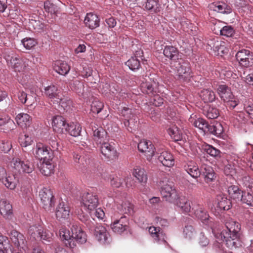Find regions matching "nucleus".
Listing matches in <instances>:
<instances>
[{
	"label": "nucleus",
	"instance_id": "23",
	"mask_svg": "<svg viewBox=\"0 0 253 253\" xmlns=\"http://www.w3.org/2000/svg\"><path fill=\"white\" fill-rule=\"evenodd\" d=\"M157 155L159 161L163 166L170 167L174 165V158L170 152L164 150L160 153H157Z\"/></svg>",
	"mask_w": 253,
	"mask_h": 253
},
{
	"label": "nucleus",
	"instance_id": "41",
	"mask_svg": "<svg viewBox=\"0 0 253 253\" xmlns=\"http://www.w3.org/2000/svg\"><path fill=\"white\" fill-rule=\"evenodd\" d=\"M177 205V206L183 211L185 212H188L191 210V205L190 201L188 200L185 198L178 197L176 200V202L173 203Z\"/></svg>",
	"mask_w": 253,
	"mask_h": 253
},
{
	"label": "nucleus",
	"instance_id": "17",
	"mask_svg": "<svg viewBox=\"0 0 253 253\" xmlns=\"http://www.w3.org/2000/svg\"><path fill=\"white\" fill-rule=\"evenodd\" d=\"M100 144L101 152L106 159L113 160L117 157V151L112 145L106 141Z\"/></svg>",
	"mask_w": 253,
	"mask_h": 253
},
{
	"label": "nucleus",
	"instance_id": "30",
	"mask_svg": "<svg viewBox=\"0 0 253 253\" xmlns=\"http://www.w3.org/2000/svg\"><path fill=\"white\" fill-rule=\"evenodd\" d=\"M59 234L61 239L65 240V244L67 247L73 248L76 246V242L74 241V239H72V234H70L68 230L62 229Z\"/></svg>",
	"mask_w": 253,
	"mask_h": 253
},
{
	"label": "nucleus",
	"instance_id": "51",
	"mask_svg": "<svg viewBox=\"0 0 253 253\" xmlns=\"http://www.w3.org/2000/svg\"><path fill=\"white\" fill-rule=\"evenodd\" d=\"M44 8L45 10L51 14H57L58 11V7L49 0H46L44 3Z\"/></svg>",
	"mask_w": 253,
	"mask_h": 253
},
{
	"label": "nucleus",
	"instance_id": "56",
	"mask_svg": "<svg viewBox=\"0 0 253 253\" xmlns=\"http://www.w3.org/2000/svg\"><path fill=\"white\" fill-rule=\"evenodd\" d=\"M219 33L222 36L231 37L234 34L235 31L231 26H225L219 30Z\"/></svg>",
	"mask_w": 253,
	"mask_h": 253
},
{
	"label": "nucleus",
	"instance_id": "25",
	"mask_svg": "<svg viewBox=\"0 0 253 253\" xmlns=\"http://www.w3.org/2000/svg\"><path fill=\"white\" fill-rule=\"evenodd\" d=\"M84 22L86 27L94 29L99 26L100 19L96 14L88 13L86 14Z\"/></svg>",
	"mask_w": 253,
	"mask_h": 253
},
{
	"label": "nucleus",
	"instance_id": "57",
	"mask_svg": "<svg viewBox=\"0 0 253 253\" xmlns=\"http://www.w3.org/2000/svg\"><path fill=\"white\" fill-rule=\"evenodd\" d=\"M92 217L93 220H94L95 217L99 219H103L105 216V213L103 210L101 208H95L91 212H88Z\"/></svg>",
	"mask_w": 253,
	"mask_h": 253
},
{
	"label": "nucleus",
	"instance_id": "40",
	"mask_svg": "<svg viewBox=\"0 0 253 253\" xmlns=\"http://www.w3.org/2000/svg\"><path fill=\"white\" fill-rule=\"evenodd\" d=\"M82 127L78 123L67 124L65 132H68L71 136L77 137L80 135Z\"/></svg>",
	"mask_w": 253,
	"mask_h": 253
},
{
	"label": "nucleus",
	"instance_id": "62",
	"mask_svg": "<svg viewBox=\"0 0 253 253\" xmlns=\"http://www.w3.org/2000/svg\"><path fill=\"white\" fill-rule=\"evenodd\" d=\"M121 115L125 118V121L129 119L130 118L134 117V115L132 114V110L127 107H124L121 111Z\"/></svg>",
	"mask_w": 253,
	"mask_h": 253
},
{
	"label": "nucleus",
	"instance_id": "34",
	"mask_svg": "<svg viewBox=\"0 0 253 253\" xmlns=\"http://www.w3.org/2000/svg\"><path fill=\"white\" fill-rule=\"evenodd\" d=\"M53 68L55 71L58 74L61 75H65L69 73L70 66L67 63L59 60L54 63Z\"/></svg>",
	"mask_w": 253,
	"mask_h": 253
},
{
	"label": "nucleus",
	"instance_id": "52",
	"mask_svg": "<svg viewBox=\"0 0 253 253\" xmlns=\"http://www.w3.org/2000/svg\"><path fill=\"white\" fill-rule=\"evenodd\" d=\"M204 150L211 156L214 158L220 157V152L219 150L216 149L210 145H206L204 147Z\"/></svg>",
	"mask_w": 253,
	"mask_h": 253
},
{
	"label": "nucleus",
	"instance_id": "50",
	"mask_svg": "<svg viewBox=\"0 0 253 253\" xmlns=\"http://www.w3.org/2000/svg\"><path fill=\"white\" fill-rule=\"evenodd\" d=\"M60 99H57L55 101L57 104H59L61 107H62L64 110L68 111L70 108V105L71 104V101L70 99L65 96L62 94V97H61Z\"/></svg>",
	"mask_w": 253,
	"mask_h": 253
},
{
	"label": "nucleus",
	"instance_id": "16",
	"mask_svg": "<svg viewBox=\"0 0 253 253\" xmlns=\"http://www.w3.org/2000/svg\"><path fill=\"white\" fill-rule=\"evenodd\" d=\"M44 95L54 101L57 99H61L62 92L60 88H58L54 85H50L44 88Z\"/></svg>",
	"mask_w": 253,
	"mask_h": 253
},
{
	"label": "nucleus",
	"instance_id": "13",
	"mask_svg": "<svg viewBox=\"0 0 253 253\" xmlns=\"http://www.w3.org/2000/svg\"><path fill=\"white\" fill-rule=\"evenodd\" d=\"M138 149L145 155L148 160H150L154 155V147L151 141L142 140L138 144Z\"/></svg>",
	"mask_w": 253,
	"mask_h": 253
},
{
	"label": "nucleus",
	"instance_id": "18",
	"mask_svg": "<svg viewBox=\"0 0 253 253\" xmlns=\"http://www.w3.org/2000/svg\"><path fill=\"white\" fill-rule=\"evenodd\" d=\"M70 208L64 202L60 203L56 210V218L61 221L67 220L70 215Z\"/></svg>",
	"mask_w": 253,
	"mask_h": 253
},
{
	"label": "nucleus",
	"instance_id": "9",
	"mask_svg": "<svg viewBox=\"0 0 253 253\" xmlns=\"http://www.w3.org/2000/svg\"><path fill=\"white\" fill-rule=\"evenodd\" d=\"M236 57L240 65L243 67L247 68L253 65V53L249 50L239 51L236 53Z\"/></svg>",
	"mask_w": 253,
	"mask_h": 253
},
{
	"label": "nucleus",
	"instance_id": "8",
	"mask_svg": "<svg viewBox=\"0 0 253 253\" xmlns=\"http://www.w3.org/2000/svg\"><path fill=\"white\" fill-rule=\"evenodd\" d=\"M33 153L35 156L41 161L52 160L54 154L50 148L42 143H38L33 149Z\"/></svg>",
	"mask_w": 253,
	"mask_h": 253
},
{
	"label": "nucleus",
	"instance_id": "54",
	"mask_svg": "<svg viewBox=\"0 0 253 253\" xmlns=\"http://www.w3.org/2000/svg\"><path fill=\"white\" fill-rule=\"evenodd\" d=\"M19 143L22 147H26L28 146L31 145L33 142L32 137L28 134H22L19 137Z\"/></svg>",
	"mask_w": 253,
	"mask_h": 253
},
{
	"label": "nucleus",
	"instance_id": "12",
	"mask_svg": "<svg viewBox=\"0 0 253 253\" xmlns=\"http://www.w3.org/2000/svg\"><path fill=\"white\" fill-rule=\"evenodd\" d=\"M194 214L196 217L204 224L211 227L213 226V223L210 218L209 214L202 206L198 205L194 208Z\"/></svg>",
	"mask_w": 253,
	"mask_h": 253
},
{
	"label": "nucleus",
	"instance_id": "55",
	"mask_svg": "<svg viewBox=\"0 0 253 253\" xmlns=\"http://www.w3.org/2000/svg\"><path fill=\"white\" fill-rule=\"evenodd\" d=\"M196 232L191 225L185 226L183 230V235L186 238L191 239L195 237Z\"/></svg>",
	"mask_w": 253,
	"mask_h": 253
},
{
	"label": "nucleus",
	"instance_id": "48",
	"mask_svg": "<svg viewBox=\"0 0 253 253\" xmlns=\"http://www.w3.org/2000/svg\"><path fill=\"white\" fill-rule=\"evenodd\" d=\"M137 117L134 116V117L130 118L126 121H124V125L128 131L132 132L136 129L137 126Z\"/></svg>",
	"mask_w": 253,
	"mask_h": 253
},
{
	"label": "nucleus",
	"instance_id": "61",
	"mask_svg": "<svg viewBox=\"0 0 253 253\" xmlns=\"http://www.w3.org/2000/svg\"><path fill=\"white\" fill-rule=\"evenodd\" d=\"M158 0H147L145 7L148 10L156 11L158 8Z\"/></svg>",
	"mask_w": 253,
	"mask_h": 253
},
{
	"label": "nucleus",
	"instance_id": "43",
	"mask_svg": "<svg viewBox=\"0 0 253 253\" xmlns=\"http://www.w3.org/2000/svg\"><path fill=\"white\" fill-rule=\"evenodd\" d=\"M204 114L210 119H214L218 117L219 113L217 108L211 106L204 107Z\"/></svg>",
	"mask_w": 253,
	"mask_h": 253
},
{
	"label": "nucleus",
	"instance_id": "42",
	"mask_svg": "<svg viewBox=\"0 0 253 253\" xmlns=\"http://www.w3.org/2000/svg\"><path fill=\"white\" fill-rule=\"evenodd\" d=\"M201 98L205 102H212L215 99V94L214 92L209 89H204L201 90L200 93Z\"/></svg>",
	"mask_w": 253,
	"mask_h": 253
},
{
	"label": "nucleus",
	"instance_id": "27",
	"mask_svg": "<svg viewBox=\"0 0 253 253\" xmlns=\"http://www.w3.org/2000/svg\"><path fill=\"white\" fill-rule=\"evenodd\" d=\"M0 213L5 218L9 217L12 213L11 205L4 198L0 199Z\"/></svg>",
	"mask_w": 253,
	"mask_h": 253
},
{
	"label": "nucleus",
	"instance_id": "10",
	"mask_svg": "<svg viewBox=\"0 0 253 253\" xmlns=\"http://www.w3.org/2000/svg\"><path fill=\"white\" fill-rule=\"evenodd\" d=\"M176 75L181 80H186L189 78L191 75V71L188 62L182 61L175 65Z\"/></svg>",
	"mask_w": 253,
	"mask_h": 253
},
{
	"label": "nucleus",
	"instance_id": "31",
	"mask_svg": "<svg viewBox=\"0 0 253 253\" xmlns=\"http://www.w3.org/2000/svg\"><path fill=\"white\" fill-rule=\"evenodd\" d=\"M0 126H3L1 129L6 132L13 129L15 124L8 116H0Z\"/></svg>",
	"mask_w": 253,
	"mask_h": 253
},
{
	"label": "nucleus",
	"instance_id": "26",
	"mask_svg": "<svg viewBox=\"0 0 253 253\" xmlns=\"http://www.w3.org/2000/svg\"><path fill=\"white\" fill-rule=\"evenodd\" d=\"M149 232L153 238L155 242L160 244L166 243L165 235L159 228L154 226L150 227Z\"/></svg>",
	"mask_w": 253,
	"mask_h": 253
},
{
	"label": "nucleus",
	"instance_id": "49",
	"mask_svg": "<svg viewBox=\"0 0 253 253\" xmlns=\"http://www.w3.org/2000/svg\"><path fill=\"white\" fill-rule=\"evenodd\" d=\"M240 201L249 206L253 207V193H242Z\"/></svg>",
	"mask_w": 253,
	"mask_h": 253
},
{
	"label": "nucleus",
	"instance_id": "7",
	"mask_svg": "<svg viewBox=\"0 0 253 253\" xmlns=\"http://www.w3.org/2000/svg\"><path fill=\"white\" fill-rule=\"evenodd\" d=\"M98 205L97 196L91 193H86L82 196L81 206L88 212L95 210Z\"/></svg>",
	"mask_w": 253,
	"mask_h": 253
},
{
	"label": "nucleus",
	"instance_id": "63",
	"mask_svg": "<svg viewBox=\"0 0 253 253\" xmlns=\"http://www.w3.org/2000/svg\"><path fill=\"white\" fill-rule=\"evenodd\" d=\"M52 234L49 231L43 229V233L40 234L39 239L42 240L43 241L50 242L51 240Z\"/></svg>",
	"mask_w": 253,
	"mask_h": 253
},
{
	"label": "nucleus",
	"instance_id": "20",
	"mask_svg": "<svg viewBox=\"0 0 253 253\" xmlns=\"http://www.w3.org/2000/svg\"><path fill=\"white\" fill-rule=\"evenodd\" d=\"M132 179L130 177L122 178L118 176H113L111 178V185L116 188L120 187L129 188L132 186Z\"/></svg>",
	"mask_w": 253,
	"mask_h": 253
},
{
	"label": "nucleus",
	"instance_id": "21",
	"mask_svg": "<svg viewBox=\"0 0 253 253\" xmlns=\"http://www.w3.org/2000/svg\"><path fill=\"white\" fill-rule=\"evenodd\" d=\"M5 59L8 64L14 68L15 71L20 72L25 67L23 61L16 55H7Z\"/></svg>",
	"mask_w": 253,
	"mask_h": 253
},
{
	"label": "nucleus",
	"instance_id": "24",
	"mask_svg": "<svg viewBox=\"0 0 253 253\" xmlns=\"http://www.w3.org/2000/svg\"><path fill=\"white\" fill-rule=\"evenodd\" d=\"M67 125L65 119L62 116H56L52 119L53 130L57 133H65Z\"/></svg>",
	"mask_w": 253,
	"mask_h": 253
},
{
	"label": "nucleus",
	"instance_id": "6",
	"mask_svg": "<svg viewBox=\"0 0 253 253\" xmlns=\"http://www.w3.org/2000/svg\"><path fill=\"white\" fill-rule=\"evenodd\" d=\"M217 93L224 102L232 109L238 104V99L233 94L230 87L225 84H220L217 88Z\"/></svg>",
	"mask_w": 253,
	"mask_h": 253
},
{
	"label": "nucleus",
	"instance_id": "53",
	"mask_svg": "<svg viewBox=\"0 0 253 253\" xmlns=\"http://www.w3.org/2000/svg\"><path fill=\"white\" fill-rule=\"evenodd\" d=\"M126 65L131 70L138 69L140 66V61L136 57H132L126 62Z\"/></svg>",
	"mask_w": 253,
	"mask_h": 253
},
{
	"label": "nucleus",
	"instance_id": "45",
	"mask_svg": "<svg viewBox=\"0 0 253 253\" xmlns=\"http://www.w3.org/2000/svg\"><path fill=\"white\" fill-rule=\"evenodd\" d=\"M228 192L231 198L236 201H239L240 200L242 193H243L239 188L237 186L231 185L228 188Z\"/></svg>",
	"mask_w": 253,
	"mask_h": 253
},
{
	"label": "nucleus",
	"instance_id": "5",
	"mask_svg": "<svg viewBox=\"0 0 253 253\" xmlns=\"http://www.w3.org/2000/svg\"><path fill=\"white\" fill-rule=\"evenodd\" d=\"M159 186L161 188L163 197L166 201L171 203L176 202L178 196L172 182L169 181L167 178H164L160 180Z\"/></svg>",
	"mask_w": 253,
	"mask_h": 253
},
{
	"label": "nucleus",
	"instance_id": "37",
	"mask_svg": "<svg viewBox=\"0 0 253 253\" xmlns=\"http://www.w3.org/2000/svg\"><path fill=\"white\" fill-rule=\"evenodd\" d=\"M17 124L22 127H26L31 123V118L29 115L26 113H20L15 118Z\"/></svg>",
	"mask_w": 253,
	"mask_h": 253
},
{
	"label": "nucleus",
	"instance_id": "35",
	"mask_svg": "<svg viewBox=\"0 0 253 253\" xmlns=\"http://www.w3.org/2000/svg\"><path fill=\"white\" fill-rule=\"evenodd\" d=\"M164 55L170 60L178 58L179 52L175 47L172 45L165 46L163 50Z\"/></svg>",
	"mask_w": 253,
	"mask_h": 253
},
{
	"label": "nucleus",
	"instance_id": "19",
	"mask_svg": "<svg viewBox=\"0 0 253 253\" xmlns=\"http://www.w3.org/2000/svg\"><path fill=\"white\" fill-rule=\"evenodd\" d=\"M12 242L18 249L25 250L27 247V242L24 235L16 230L11 232Z\"/></svg>",
	"mask_w": 253,
	"mask_h": 253
},
{
	"label": "nucleus",
	"instance_id": "14",
	"mask_svg": "<svg viewBox=\"0 0 253 253\" xmlns=\"http://www.w3.org/2000/svg\"><path fill=\"white\" fill-rule=\"evenodd\" d=\"M217 204L214 208L215 215H217L223 211L230 209L231 202L224 195H218L217 197Z\"/></svg>",
	"mask_w": 253,
	"mask_h": 253
},
{
	"label": "nucleus",
	"instance_id": "36",
	"mask_svg": "<svg viewBox=\"0 0 253 253\" xmlns=\"http://www.w3.org/2000/svg\"><path fill=\"white\" fill-rule=\"evenodd\" d=\"M132 174L138 181L144 186L147 181V175L144 169L137 167L134 169Z\"/></svg>",
	"mask_w": 253,
	"mask_h": 253
},
{
	"label": "nucleus",
	"instance_id": "11",
	"mask_svg": "<svg viewBox=\"0 0 253 253\" xmlns=\"http://www.w3.org/2000/svg\"><path fill=\"white\" fill-rule=\"evenodd\" d=\"M39 196L43 205V208L45 210H51L54 204L52 191L50 189L43 188L40 191Z\"/></svg>",
	"mask_w": 253,
	"mask_h": 253
},
{
	"label": "nucleus",
	"instance_id": "39",
	"mask_svg": "<svg viewBox=\"0 0 253 253\" xmlns=\"http://www.w3.org/2000/svg\"><path fill=\"white\" fill-rule=\"evenodd\" d=\"M117 209L120 212L125 214H131L133 213V206L127 200L119 203Z\"/></svg>",
	"mask_w": 253,
	"mask_h": 253
},
{
	"label": "nucleus",
	"instance_id": "1",
	"mask_svg": "<svg viewBox=\"0 0 253 253\" xmlns=\"http://www.w3.org/2000/svg\"><path fill=\"white\" fill-rule=\"evenodd\" d=\"M225 225L226 229L223 230L219 235L221 239L225 242L228 248L232 250L236 249L240 246L241 226L238 222L230 218L226 219Z\"/></svg>",
	"mask_w": 253,
	"mask_h": 253
},
{
	"label": "nucleus",
	"instance_id": "58",
	"mask_svg": "<svg viewBox=\"0 0 253 253\" xmlns=\"http://www.w3.org/2000/svg\"><path fill=\"white\" fill-rule=\"evenodd\" d=\"M104 107L103 103L98 100H94L91 105V111L96 114L99 113Z\"/></svg>",
	"mask_w": 253,
	"mask_h": 253
},
{
	"label": "nucleus",
	"instance_id": "28",
	"mask_svg": "<svg viewBox=\"0 0 253 253\" xmlns=\"http://www.w3.org/2000/svg\"><path fill=\"white\" fill-rule=\"evenodd\" d=\"M210 8L212 10L223 14H229L232 12L231 7L224 2L211 3L210 5Z\"/></svg>",
	"mask_w": 253,
	"mask_h": 253
},
{
	"label": "nucleus",
	"instance_id": "2",
	"mask_svg": "<svg viewBox=\"0 0 253 253\" xmlns=\"http://www.w3.org/2000/svg\"><path fill=\"white\" fill-rule=\"evenodd\" d=\"M185 171L192 177L197 178L201 174L204 177L205 181L209 183L214 179V172L212 168L207 165L203 164L199 169L197 164L192 161L189 162L184 166Z\"/></svg>",
	"mask_w": 253,
	"mask_h": 253
},
{
	"label": "nucleus",
	"instance_id": "15",
	"mask_svg": "<svg viewBox=\"0 0 253 253\" xmlns=\"http://www.w3.org/2000/svg\"><path fill=\"white\" fill-rule=\"evenodd\" d=\"M128 222L125 217H121L119 220H115L111 224L113 231L121 234L128 228Z\"/></svg>",
	"mask_w": 253,
	"mask_h": 253
},
{
	"label": "nucleus",
	"instance_id": "33",
	"mask_svg": "<svg viewBox=\"0 0 253 253\" xmlns=\"http://www.w3.org/2000/svg\"><path fill=\"white\" fill-rule=\"evenodd\" d=\"M18 177L13 174H8L6 175L1 182L6 187L10 189H14L15 188L17 183H18Z\"/></svg>",
	"mask_w": 253,
	"mask_h": 253
},
{
	"label": "nucleus",
	"instance_id": "60",
	"mask_svg": "<svg viewBox=\"0 0 253 253\" xmlns=\"http://www.w3.org/2000/svg\"><path fill=\"white\" fill-rule=\"evenodd\" d=\"M10 247L8 239L1 234H0V250L7 251Z\"/></svg>",
	"mask_w": 253,
	"mask_h": 253
},
{
	"label": "nucleus",
	"instance_id": "4",
	"mask_svg": "<svg viewBox=\"0 0 253 253\" xmlns=\"http://www.w3.org/2000/svg\"><path fill=\"white\" fill-rule=\"evenodd\" d=\"M25 154L22 158H13L12 160L8 159L5 160L7 163H10L14 169L20 173H31L34 169L35 167L33 162V159H29V155Z\"/></svg>",
	"mask_w": 253,
	"mask_h": 253
},
{
	"label": "nucleus",
	"instance_id": "64",
	"mask_svg": "<svg viewBox=\"0 0 253 253\" xmlns=\"http://www.w3.org/2000/svg\"><path fill=\"white\" fill-rule=\"evenodd\" d=\"M74 89L78 93L83 94L84 92V84L79 81H75L73 83Z\"/></svg>",
	"mask_w": 253,
	"mask_h": 253
},
{
	"label": "nucleus",
	"instance_id": "32",
	"mask_svg": "<svg viewBox=\"0 0 253 253\" xmlns=\"http://www.w3.org/2000/svg\"><path fill=\"white\" fill-rule=\"evenodd\" d=\"M92 129L94 139L96 143L100 144L108 140L107 132L102 127L96 128L95 126L94 128H93Z\"/></svg>",
	"mask_w": 253,
	"mask_h": 253
},
{
	"label": "nucleus",
	"instance_id": "59",
	"mask_svg": "<svg viewBox=\"0 0 253 253\" xmlns=\"http://www.w3.org/2000/svg\"><path fill=\"white\" fill-rule=\"evenodd\" d=\"M22 44L27 49H30L36 44V41L32 38H26L21 41Z\"/></svg>",
	"mask_w": 253,
	"mask_h": 253
},
{
	"label": "nucleus",
	"instance_id": "22",
	"mask_svg": "<svg viewBox=\"0 0 253 253\" xmlns=\"http://www.w3.org/2000/svg\"><path fill=\"white\" fill-rule=\"evenodd\" d=\"M72 232V237L74 241L81 244L86 242L87 240L86 235L83 231L81 228L77 225H73L71 228Z\"/></svg>",
	"mask_w": 253,
	"mask_h": 253
},
{
	"label": "nucleus",
	"instance_id": "3",
	"mask_svg": "<svg viewBox=\"0 0 253 253\" xmlns=\"http://www.w3.org/2000/svg\"><path fill=\"white\" fill-rule=\"evenodd\" d=\"M79 219L84 222L88 229L93 232L95 239L102 244L108 243L110 241V235L106 228L103 225L99 224L94 226V222L88 219L84 214L78 212Z\"/></svg>",
	"mask_w": 253,
	"mask_h": 253
},
{
	"label": "nucleus",
	"instance_id": "44",
	"mask_svg": "<svg viewBox=\"0 0 253 253\" xmlns=\"http://www.w3.org/2000/svg\"><path fill=\"white\" fill-rule=\"evenodd\" d=\"M223 132V127L222 125L220 123H216L214 125H208L206 133H210L218 136Z\"/></svg>",
	"mask_w": 253,
	"mask_h": 253
},
{
	"label": "nucleus",
	"instance_id": "47",
	"mask_svg": "<svg viewBox=\"0 0 253 253\" xmlns=\"http://www.w3.org/2000/svg\"><path fill=\"white\" fill-rule=\"evenodd\" d=\"M29 233L34 239H39L41 233H43V228L41 225H34L31 226L29 229Z\"/></svg>",
	"mask_w": 253,
	"mask_h": 253
},
{
	"label": "nucleus",
	"instance_id": "38",
	"mask_svg": "<svg viewBox=\"0 0 253 253\" xmlns=\"http://www.w3.org/2000/svg\"><path fill=\"white\" fill-rule=\"evenodd\" d=\"M51 160L42 161L40 166L41 173L45 176H49L53 173L54 165L51 163Z\"/></svg>",
	"mask_w": 253,
	"mask_h": 253
},
{
	"label": "nucleus",
	"instance_id": "46",
	"mask_svg": "<svg viewBox=\"0 0 253 253\" xmlns=\"http://www.w3.org/2000/svg\"><path fill=\"white\" fill-rule=\"evenodd\" d=\"M168 132L171 138L175 141L180 140L182 138V134L181 131L175 125L169 127L168 129Z\"/></svg>",
	"mask_w": 253,
	"mask_h": 253
},
{
	"label": "nucleus",
	"instance_id": "29",
	"mask_svg": "<svg viewBox=\"0 0 253 253\" xmlns=\"http://www.w3.org/2000/svg\"><path fill=\"white\" fill-rule=\"evenodd\" d=\"M196 115H191L189 119V121L195 127L202 130L205 133H206L208 124L203 119L196 117Z\"/></svg>",
	"mask_w": 253,
	"mask_h": 253
}]
</instances>
